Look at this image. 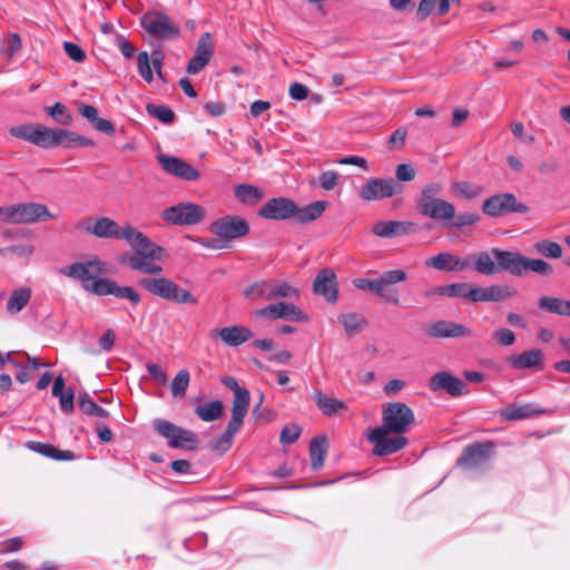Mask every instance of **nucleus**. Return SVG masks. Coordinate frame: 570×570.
<instances>
[{"label": "nucleus", "instance_id": "7", "mask_svg": "<svg viewBox=\"0 0 570 570\" xmlns=\"http://www.w3.org/2000/svg\"><path fill=\"white\" fill-rule=\"evenodd\" d=\"M146 32L158 39H171L180 36V28L166 13L157 10L148 11L140 18Z\"/></svg>", "mask_w": 570, "mask_h": 570}, {"label": "nucleus", "instance_id": "30", "mask_svg": "<svg viewBox=\"0 0 570 570\" xmlns=\"http://www.w3.org/2000/svg\"><path fill=\"white\" fill-rule=\"evenodd\" d=\"M244 417L245 416L232 414V417L223 434L210 442V450L220 454L226 453L233 445L235 434L242 429L244 424Z\"/></svg>", "mask_w": 570, "mask_h": 570}, {"label": "nucleus", "instance_id": "37", "mask_svg": "<svg viewBox=\"0 0 570 570\" xmlns=\"http://www.w3.org/2000/svg\"><path fill=\"white\" fill-rule=\"evenodd\" d=\"M540 309L560 316H570V301L552 296H541L538 301Z\"/></svg>", "mask_w": 570, "mask_h": 570}, {"label": "nucleus", "instance_id": "35", "mask_svg": "<svg viewBox=\"0 0 570 570\" xmlns=\"http://www.w3.org/2000/svg\"><path fill=\"white\" fill-rule=\"evenodd\" d=\"M328 450V441L325 435L315 436L309 442V458L313 470L322 468Z\"/></svg>", "mask_w": 570, "mask_h": 570}, {"label": "nucleus", "instance_id": "57", "mask_svg": "<svg viewBox=\"0 0 570 570\" xmlns=\"http://www.w3.org/2000/svg\"><path fill=\"white\" fill-rule=\"evenodd\" d=\"M302 429L296 424L285 426L281 432V442L283 444H292L299 438Z\"/></svg>", "mask_w": 570, "mask_h": 570}, {"label": "nucleus", "instance_id": "44", "mask_svg": "<svg viewBox=\"0 0 570 570\" xmlns=\"http://www.w3.org/2000/svg\"><path fill=\"white\" fill-rule=\"evenodd\" d=\"M116 283L111 278H97L91 284H85L83 289L98 296L114 295Z\"/></svg>", "mask_w": 570, "mask_h": 570}, {"label": "nucleus", "instance_id": "61", "mask_svg": "<svg viewBox=\"0 0 570 570\" xmlns=\"http://www.w3.org/2000/svg\"><path fill=\"white\" fill-rule=\"evenodd\" d=\"M75 392L71 387H68L63 394L59 396L60 407L65 413H71L75 409L73 405Z\"/></svg>", "mask_w": 570, "mask_h": 570}, {"label": "nucleus", "instance_id": "22", "mask_svg": "<svg viewBox=\"0 0 570 570\" xmlns=\"http://www.w3.org/2000/svg\"><path fill=\"white\" fill-rule=\"evenodd\" d=\"M417 230V225L409 220H379L372 226V233L382 238L401 237Z\"/></svg>", "mask_w": 570, "mask_h": 570}, {"label": "nucleus", "instance_id": "54", "mask_svg": "<svg viewBox=\"0 0 570 570\" xmlns=\"http://www.w3.org/2000/svg\"><path fill=\"white\" fill-rule=\"evenodd\" d=\"M445 288L448 297H462L471 302V288H469L468 283H453L445 285Z\"/></svg>", "mask_w": 570, "mask_h": 570}, {"label": "nucleus", "instance_id": "8", "mask_svg": "<svg viewBox=\"0 0 570 570\" xmlns=\"http://www.w3.org/2000/svg\"><path fill=\"white\" fill-rule=\"evenodd\" d=\"M530 207L517 199L511 193L497 194L487 198L482 204V212L491 217H500L508 214H525Z\"/></svg>", "mask_w": 570, "mask_h": 570}, {"label": "nucleus", "instance_id": "36", "mask_svg": "<svg viewBox=\"0 0 570 570\" xmlns=\"http://www.w3.org/2000/svg\"><path fill=\"white\" fill-rule=\"evenodd\" d=\"M443 188L441 183H430L423 186L421 195L416 200L419 212L423 214L426 208H430L440 198Z\"/></svg>", "mask_w": 570, "mask_h": 570}, {"label": "nucleus", "instance_id": "31", "mask_svg": "<svg viewBox=\"0 0 570 570\" xmlns=\"http://www.w3.org/2000/svg\"><path fill=\"white\" fill-rule=\"evenodd\" d=\"M222 383L234 392L232 414L246 416L250 403L248 390L239 386L233 376L223 377Z\"/></svg>", "mask_w": 570, "mask_h": 570}, {"label": "nucleus", "instance_id": "41", "mask_svg": "<svg viewBox=\"0 0 570 570\" xmlns=\"http://www.w3.org/2000/svg\"><path fill=\"white\" fill-rule=\"evenodd\" d=\"M196 415L205 421L210 422L218 420L224 413V404L219 400L212 401L206 404L198 405L195 409Z\"/></svg>", "mask_w": 570, "mask_h": 570}, {"label": "nucleus", "instance_id": "29", "mask_svg": "<svg viewBox=\"0 0 570 570\" xmlns=\"http://www.w3.org/2000/svg\"><path fill=\"white\" fill-rule=\"evenodd\" d=\"M49 127L41 125H20L9 129L11 136L46 148Z\"/></svg>", "mask_w": 570, "mask_h": 570}, {"label": "nucleus", "instance_id": "5", "mask_svg": "<svg viewBox=\"0 0 570 570\" xmlns=\"http://www.w3.org/2000/svg\"><path fill=\"white\" fill-rule=\"evenodd\" d=\"M512 257L513 252L495 247L471 256L474 271L482 275H494L502 272L512 274Z\"/></svg>", "mask_w": 570, "mask_h": 570}, {"label": "nucleus", "instance_id": "6", "mask_svg": "<svg viewBox=\"0 0 570 570\" xmlns=\"http://www.w3.org/2000/svg\"><path fill=\"white\" fill-rule=\"evenodd\" d=\"M153 426L159 435L168 440L170 448L188 451H195L198 448L197 435L190 430L163 419L154 420Z\"/></svg>", "mask_w": 570, "mask_h": 570}, {"label": "nucleus", "instance_id": "10", "mask_svg": "<svg viewBox=\"0 0 570 570\" xmlns=\"http://www.w3.org/2000/svg\"><path fill=\"white\" fill-rule=\"evenodd\" d=\"M209 230L212 234L229 240L240 238L249 233L248 222L238 215H226L210 224Z\"/></svg>", "mask_w": 570, "mask_h": 570}, {"label": "nucleus", "instance_id": "15", "mask_svg": "<svg viewBox=\"0 0 570 570\" xmlns=\"http://www.w3.org/2000/svg\"><path fill=\"white\" fill-rule=\"evenodd\" d=\"M157 160L161 168L169 175L177 178L195 181L200 177L199 171L181 158L165 154L157 155Z\"/></svg>", "mask_w": 570, "mask_h": 570}, {"label": "nucleus", "instance_id": "12", "mask_svg": "<svg viewBox=\"0 0 570 570\" xmlns=\"http://www.w3.org/2000/svg\"><path fill=\"white\" fill-rule=\"evenodd\" d=\"M403 191V186L393 178H373L363 185L360 197L363 200H379L390 198Z\"/></svg>", "mask_w": 570, "mask_h": 570}, {"label": "nucleus", "instance_id": "46", "mask_svg": "<svg viewBox=\"0 0 570 570\" xmlns=\"http://www.w3.org/2000/svg\"><path fill=\"white\" fill-rule=\"evenodd\" d=\"M190 382L187 370H180L171 381L170 390L174 397L183 399L186 395Z\"/></svg>", "mask_w": 570, "mask_h": 570}, {"label": "nucleus", "instance_id": "3", "mask_svg": "<svg viewBox=\"0 0 570 570\" xmlns=\"http://www.w3.org/2000/svg\"><path fill=\"white\" fill-rule=\"evenodd\" d=\"M326 200H316L299 207L293 199L275 197L264 204L258 216L269 220H286L294 218L299 224H308L318 219L328 207Z\"/></svg>", "mask_w": 570, "mask_h": 570}, {"label": "nucleus", "instance_id": "56", "mask_svg": "<svg viewBox=\"0 0 570 570\" xmlns=\"http://www.w3.org/2000/svg\"><path fill=\"white\" fill-rule=\"evenodd\" d=\"M480 220V215L476 213H462L458 216H454L450 226L454 228H462L464 226H471L476 224Z\"/></svg>", "mask_w": 570, "mask_h": 570}, {"label": "nucleus", "instance_id": "42", "mask_svg": "<svg viewBox=\"0 0 570 570\" xmlns=\"http://www.w3.org/2000/svg\"><path fill=\"white\" fill-rule=\"evenodd\" d=\"M297 296L298 291L292 285H289L287 282L268 281V301Z\"/></svg>", "mask_w": 570, "mask_h": 570}, {"label": "nucleus", "instance_id": "40", "mask_svg": "<svg viewBox=\"0 0 570 570\" xmlns=\"http://www.w3.org/2000/svg\"><path fill=\"white\" fill-rule=\"evenodd\" d=\"M31 298V288L20 287L14 289L7 302V311L17 314L29 303Z\"/></svg>", "mask_w": 570, "mask_h": 570}, {"label": "nucleus", "instance_id": "47", "mask_svg": "<svg viewBox=\"0 0 570 570\" xmlns=\"http://www.w3.org/2000/svg\"><path fill=\"white\" fill-rule=\"evenodd\" d=\"M534 249L538 254L547 258H560L562 256V247L559 243L544 239L534 244Z\"/></svg>", "mask_w": 570, "mask_h": 570}, {"label": "nucleus", "instance_id": "28", "mask_svg": "<svg viewBox=\"0 0 570 570\" xmlns=\"http://www.w3.org/2000/svg\"><path fill=\"white\" fill-rule=\"evenodd\" d=\"M426 334L434 338H449L468 337L471 336L472 332L463 324H459L452 321H438L428 327Z\"/></svg>", "mask_w": 570, "mask_h": 570}, {"label": "nucleus", "instance_id": "50", "mask_svg": "<svg viewBox=\"0 0 570 570\" xmlns=\"http://www.w3.org/2000/svg\"><path fill=\"white\" fill-rule=\"evenodd\" d=\"M244 296L249 299L268 301V281H258L244 289Z\"/></svg>", "mask_w": 570, "mask_h": 570}, {"label": "nucleus", "instance_id": "26", "mask_svg": "<svg viewBox=\"0 0 570 570\" xmlns=\"http://www.w3.org/2000/svg\"><path fill=\"white\" fill-rule=\"evenodd\" d=\"M55 218L48 207L40 203H19L18 224H35Z\"/></svg>", "mask_w": 570, "mask_h": 570}, {"label": "nucleus", "instance_id": "52", "mask_svg": "<svg viewBox=\"0 0 570 570\" xmlns=\"http://www.w3.org/2000/svg\"><path fill=\"white\" fill-rule=\"evenodd\" d=\"M138 72L142 79L150 83L154 79L153 69L150 67L149 56L146 51H141L137 57Z\"/></svg>", "mask_w": 570, "mask_h": 570}, {"label": "nucleus", "instance_id": "45", "mask_svg": "<svg viewBox=\"0 0 570 570\" xmlns=\"http://www.w3.org/2000/svg\"><path fill=\"white\" fill-rule=\"evenodd\" d=\"M79 409L87 415H94L97 417H107L108 411L95 403V401L87 394H80L78 400Z\"/></svg>", "mask_w": 570, "mask_h": 570}, {"label": "nucleus", "instance_id": "20", "mask_svg": "<svg viewBox=\"0 0 570 570\" xmlns=\"http://www.w3.org/2000/svg\"><path fill=\"white\" fill-rule=\"evenodd\" d=\"M77 145L83 147H91L95 145V142L92 139L81 136L71 130L49 128L46 148H52L58 146L70 148Z\"/></svg>", "mask_w": 570, "mask_h": 570}, {"label": "nucleus", "instance_id": "17", "mask_svg": "<svg viewBox=\"0 0 570 570\" xmlns=\"http://www.w3.org/2000/svg\"><path fill=\"white\" fill-rule=\"evenodd\" d=\"M527 272H533L541 276H550L553 273V267L543 259L529 258L518 252H513L511 275L520 277Z\"/></svg>", "mask_w": 570, "mask_h": 570}, {"label": "nucleus", "instance_id": "49", "mask_svg": "<svg viewBox=\"0 0 570 570\" xmlns=\"http://www.w3.org/2000/svg\"><path fill=\"white\" fill-rule=\"evenodd\" d=\"M146 111L149 116L158 119L163 124L169 125L175 120L174 111L166 106L155 105L153 102L147 104Z\"/></svg>", "mask_w": 570, "mask_h": 570}, {"label": "nucleus", "instance_id": "23", "mask_svg": "<svg viewBox=\"0 0 570 570\" xmlns=\"http://www.w3.org/2000/svg\"><path fill=\"white\" fill-rule=\"evenodd\" d=\"M471 265L470 257H460L448 252L429 257L425 266L443 272H462Z\"/></svg>", "mask_w": 570, "mask_h": 570}, {"label": "nucleus", "instance_id": "16", "mask_svg": "<svg viewBox=\"0 0 570 570\" xmlns=\"http://www.w3.org/2000/svg\"><path fill=\"white\" fill-rule=\"evenodd\" d=\"M428 385L430 391H443L452 397H458L468 393L466 384L461 379L446 371H441L432 375Z\"/></svg>", "mask_w": 570, "mask_h": 570}, {"label": "nucleus", "instance_id": "1", "mask_svg": "<svg viewBox=\"0 0 570 570\" xmlns=\"http://www.w3.org/2000/svg\"><path fill=\"white\" fill-rule=\"evenodd\" d=\"M86 230L98 238H110L126 240L134 254L122 259L129 268L149 275H158L163 266L158 263L166 257V249L151 242V239L132 226L126 223L124 226L109 218L100 217Z\"/></svg>", "mask_w": 570, "mask_h": 570}, {"label": "nucleus", "instance_id": "21", "mask_svg": "<svg viewBox=\"0 0 570 570\" xmlns=\"http://www.w3.org/2000/svg\"><path fill=\"white\" fill-rule=\"evenodd\" d=\"M214 53V45L212 36L205 32L198 40L195 53L188 61L186 71L189 75H195L203 70L210 61Z\"/></svg>", "mask_w": 570, "mask_h": 570}, {"label": "nucleus", "instance_id": "43", "mask_svg": "<svg viewBox=\"0 0 570 570\" xmlns=\"http://www.w3.org/2000/svg\"><path fill=\"white\" fill-rule=\"evenodd\" d=\"M340 321L347 335L352 336L367 325V321L358 313L340 315Z\"/></svg>", "mask_w": 570, "mask_h": 570}, {"label": "nucleus", "instance_id": "27", "mask_svg": "<svg viewBox=\"0 0 570 570\" xmlns=\"http://www.w3.org/2000/svg\"><path fill=\"white\" fill-rule=\"evenodd\" d=\"M60 272L68 277L79 279L83 286L85 284H91L90 282H94L96 276L102 271L99 261H89L86 263H73L63 267Z\"/></svg>", "mask_w": 570, "mask_h": 570}, {"label": "nucleus", "instance_id": "53", "mask_svg": "<svg viewBox=\"0 0 570 570\" xmlns=\"http://www.w3.org/2000/svg\"><path fill=\"white\" fill-rule=\"evenodd\" d=\"M114 296L121 299H128L134 305H138L141 301L139 293L131 286H119L116 283Z\"/></svg>", "mask_w": 570, "mask_h": 570}, {"label": "nucleus", "instance_id": "48", "mask_svg": "<svg viewBox=\"0 0 570 570\" xmlns=\"http://www.w3.org/2000/svg\"><path fill=\"white\" fill-rule=\"evenodd\" d=\"M46 112L58 124L69 126L72 122V116L62 102H56L45 108Z\"/></svg>", "mask_w": 570, "mask_h": 570}, {"label": "nucleus", "instance_id": "18", "mask_svg": "<svg viewBox=\"0 0 570 570\" xmlns=\"http://www.w3.org/2000/svg\"><path fill=\"white\" fill-rule=\"evenodd\" d=\"M313 293L321 295L328 303H335L338 298L337 278L332 268L321 269L313 281Z\"/></svg>", "mask_w": 570, "mask_h": 570}, {"label": "nucleus", "instance_id": "64", "mask_svg": "<svg viewBox=\"0 0 570 570\" xmlns=\"http://www.w3.org/2000/svg\"><path fill=\"white\" fill-rule=\"evenodd\" d=\"M436 0H421L416 9V18L425 20L434 10Z\"/></svg>", "mask_w": 570, "mask_h": 570}, {"label": "nucleus", "instance_id": "58", "mask_svg": "<svg viewBox=\"0 0 570 570\" xmlns=\"http://www.w3.org/2000/svg\"><path fill=\"white\" fill-rule=\"evenodd\" d=\"M63 48L68 57L76 61V62H82L86 59L85 51L76 43L66 41L63 43Z\"/></svg>", "mask_w": 570, "mask_h": 570}, {"label": "nucleus", "instance_id": "11", "mask_svg": "<svg viewBox=\"0 0 570 570\" xmlns=\"http://www.w3.org/2000/svg\"><path fill=\"white\" fill-rule=\"evenodd\" d=\"M493 442H475L468 445L456 464L464 470H474L484 465L493 454Z\"/></svg>", "mask_w": 570, "mask_h": 570}, {"label": "nucleus", "instance_id": "60", "mask_svg": "<svg viewBox=\"0 0 570 570\" xmlns=\"http://www.w3.org/2000/svg\"><path fill=\"white\" fill-rule=\"evenodd\" d=\"M0 220L18 224V204L0 207Z\"/></svg>", "mask_w": 570, "mask_h": 570}, {"label": "nucleus", "instance_id": "62", "mask_svg": "<svg viewBox=\"0 0 570 570\" xmlns=\"http://www.w3.org/2000/svg\"><path fill=\"white\" fill-rule=\"evenodd\" d=\"M395 175L399 181H411L415 178V169L410 164H401L396 167Z\"/></svg>", "mask_w": 570, "mask_h": 570}, {"label": "nucleus", "instance_id": "19", "mask_svg": "<svg viewBox=\"0 0 570 570\" xmlns=\"http://www.w3.org/2000/svg\"><path fill=\"white\" fill-rule=\"evenodd\" d=\"M507 363L513 370L540 372L544 368V353L541 348L527 350L520 354L509 355Z\"/></svg>", "mask_w": 570, "mask_h": 570}, {"label": "nucleus", "instance_id": "63", "mask_svg": "<svg viewBox=\"0 0 570 570\" xmlns=\"http://www.w3.org/2000/svg\"><path fill=\"white\" fill-rule=\"evenodd\" d=\"M493 336L503 346L512 345L515 342V334L509 328H499Z\"/></svg>", "mask_w": 570, "mask_h": 570}, {"label": "nucleus", "instance_id": "51", "mask_svg": "<svg viewBox=\"0 0 570 570\" xmlns=\"http://www.w3.org/2000/svg\"><path fill=\"white\" fill-rule=\"evenodd\" d=\"M452 191L463 198L474 199L481 194V189L468 181H455L451 185Z\"/></svg>", "mask_w": 570, "mask_h": 570}, {"label": "nucleus", "instance_id": "33", "mask_svg": "<svg viewBox=\"0 0 570 570\" xmlns=\"http://www.w3.org/2000/svg\"><path fill=\"white\" fill-rule=\"evenodd\" d=\"M26 446L33 452H37L50 459H55L57 461H72L76 459V455L72 451L59 450L49 443L29 441L27 442Z\"/></svg>", "mask_w": 570, "mask_h": 570}, {"label": "nucleus", "instance_id": "59", "mask_svg": "<svg viewBox=\"0 0 570 570\" xmlns=\"http://www.w3.org/2000/svg\"><path fill=\"white\" fill-rule=\"evenodd\" d=\"M116 43L125 58L130 59L134 57L136 52V47L130 40L119 35L116 38Z\"/></svg>", "mask_w": 570, "mask_h": 570}, {"label": "nucleus", "instance_id": "38", "mask_svg": "<svg viewBox=\"0 0 570 570\" xmlns=\"http://www.w3.org/2000/svg\"><path fill=\"white\" fill-rule=\"evenodd\" d=\"M425 217L436 220H450L455 216V207L448 200L439 199L422 214Z\"/></svg>", "mask_w": 570, "mask_h": 570}, {"label": "nucleus", "instance_id": "55", "mask_svg": "<svg viewBox=\"0 0 570 570\" xmlns=\"http://www.w3.org/2000/svg\"><path fill=\"white\" fill-rule=\"evenodd\" d=\"M340 175L335 170H326L320 174L318 183L324 190H332L338 184Z\"/></svg>", "mask_w": 570, "mask_h": 570}, {"label": "nucleus", "instance_id": "4", "mask_svg": "<svg viewBox=\"0 0 570 570\" xmlns=\"http://www.w3.org/2000/svg\"><path fill=\"white\" fill-rule=\"evenodd\" d=\"M138 285L165 301L176 304L196 305L198 299L186 288H181L174 281L164 276L140 278Z\"/></svg>", "mask_w": 570, "mask_h": 570}, {"label": "nucleus", "instance_id": "39", "mask_svg": "<svg viewBox=\"0 0 570 570\" xmlns=\"http://www.w3.org/2000/svg\"><path fill=\"white\" fill-rule=\"evenodd\" d=\"M234 191L235 197L246 205H255L263 198V191L258 187L247 184L237 185Z\"/></svg>", "mask_w": 570, "mask_h": 570}, {"label": "nucleus", "instance_id": "24", "mask_svg": "<svg viewBox=\"0 0 570 570\" xmlns=\"http://www.w3.org/2000/svg\"><path fill=\"white\" fill-rule=\"evenodd\" d=\"M254 336V333L243 325H230L210 331L212 338H219L227 346H239Z\"/></svg>", "mask_w": 570, "mask_h": 570}, {"label": "nucleus", "instance_id": "9", "mask_svg": "<svg viewBox=\"0 0 570 570\" xmlns=\"http://www.w3.org/2000/svg\"><path fill=\"white\" fill-rule=\"evenodd\" d=\"M206 216V210L200 205L194 203H179L166 208L161 218L174 225H196Z\"/></svg>", "mask_w": 570, "mask_h": 570}, {"label": "nucleus", "instance_id": "13", "mask_svg": "<svg viewBox=\"0 0 570 570\" xmlns=\"http://www.w3.org/2000/svg\"><path fill=\"white\" fill-rule=\"evenodd\" d=\"M254 315L259 318L285 320L292 322H307L308 316L292 303L279 302L256 309Z\"/></svg>", "mask_w": 570, "mask_h": 570}, {"label": "nucleus", "instance_id": "34", "mask_svg": "<svg viewBox=\"0 0 570 570\" xmlns=\"http://www.w3.org/2000/svg\"><path fill=\"white\" fill-rule=\"evenodd\" d=\"M313 399L315 401L316 406L326 416H333L334 414H337L340 411L347 409L346 404L343 401L330 397L320 390L314 391Z\"/></svg>", "mask_w": 570, "mask_h": 570}, {"label": "nucleus", "instance_id": "2", "mask_svg": "<svg viewBox=\"0 0 570 570\" xmlns=\"http://www.w3.org/2000/svg\"><path fill=\"white\" fill-rule=\"evenodd\" d=\"M415 423L413 410L403 402H389L382 409V424L374 428L366 436L373 444L375 456L392 455L409 444L406 433Z\"/></svg>", "mask_w": 570, "mask_h": 570}, {"label": "nucleus", "instance_id": "14", "mask_svg": "<svg viewBox=\"0 0 570 570\" xmlns=\"http://www.w3.org/2000/svg\"><path fill=\"white\" fill-rule=\"evenodd\" d=\"M407 274L403 269H391L384 272L379 276V289L376 296L382 298L385 303L393 305L400 304V293L394 286L397 283L405 282Z\"/></svg>", "mask_w": 570, "mask_h": 570}, {"label": "nucleus", "instance_id": "25", "mask_svg": "<svg viewBox=\"0 0 570 570\" xmlns=\"http://www.w3.org/2000/svg\"><path fill=\"white\" fill-rule=\"evenodd\" d=\"M517 294V291L509 285H491L488 287L471 288V303L501 302Z\"/></svg>", "mask_w": 570, "mask_h": 570}, {"label": "nucleus", "instance_id": "32", "mask_svg": "<svg viewBox=\"0 0 570 570\" xmlns=\"http://www.w3.org/2000/svg\"><path fill=\"white\" fill-rule=\"evenodd\" d=\"M546 410L533 403H512L500 411V417L504 421H520L532 416L544 414Z\"/></svg>", "mask_w": 570, "mask_h": 570}]
</instances>
